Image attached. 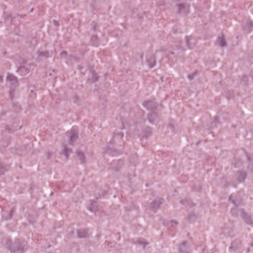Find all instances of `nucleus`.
<instances>
[{"label": "nucleus", "instance_id": "1", "mask_svg": "<svg viewBox=\"0 0 253 253\" xmlns=\"http://www.w3.org/2000/svg\"><path fill=\"white\" fill-rule=\"evenodd\" d=\"M217 42H218L219 44L221 46H223L225 44L224 40L222 37H219L218 39Z\"/></svg>", "mask_w": 253, "mask_h": 253}, {"label": "nucleus", "instance_id": "2", "mask_svg": "<svg viewBox=\"0 0 253 253\" xmlns=\"http://www.w3.org/2000/svg\"><path fill=\"white\" fill-rule=\"evenodd\" d=\"M15 79V77L13 76H9L7 77V80L12 81Z\"/></svg>", "mask_w": 253, "mask_h": 253}, {"label": "nucleus", "instance_id": "3", "mask_svg": "<svg viewBox=\"0 0 253 253\" xmlns=\"http://www.w3.org/2000/svg\"><path fill=\"white\" fill-rule=\"evenodd\" d=\"M1 80V78L0 77V80Z\"/></svg>", "mask_w": 253, "mask_h": 253}]
</instances>
